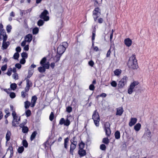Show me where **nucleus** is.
<instances>
[{"mask_svg":"<svg viewBox=\"0 0 158 158\" xmlns=\"http://www.w3.org/2000/svg\"><path fill=\"white\" fill-rule=\"evenodd\" d=\"M141 124L139 123L136 124L134 127V129L136 132H138L140 130L141 127Z\"/></svg>","mask_w":158,"mask_h":158,"instance_id":"21","label":"nucleus"},{"mask_svg":"<svg viewBox=\"0 0 158 158\" xmlns=\"http://www.w3.org/2000/svg\"><path fill=\"white\" fill-rule=\"evenodd\" d=\"M37 135V132L36 131H34L31 135L30 139L31 141L33 140L35 138Z\"/></svg>","mask_w":158,"mask_h":158,"instance_id":"32","label":"nucleus"},{"mask_svg":"<svg viewBox=\"0 0 158 158\" xmlns=\"http://www.w3.org/2000/svg\"><path fill=\"white\" fill-rule=\"evenodd\" d=\"M95 88V86L94 85L91 84L89 86V89L91 91H94Z\"/></svg>","mask_w":158,"mask_h":158,"instance_id":"50","label":"nucleus"},{"mask_svg":"<svg viewBox=\"0 0 158 158\" xmlns=\"http://www.w3.org/2000/svg\"><path fill=\"white\" fill-rule=\"evenodd\" d=\"M106 135V137H105L103 139L102 142L103 143L107 145L110 142V140L108 138V137H109L110 136H108L107 135Z\"/></svg>","mask_w":158,"mask_h":158,"instance_id":"22","label":"nucleus"},{"mask_svg":"<svg viewBox=\"0 0 158 158\" xmlns=\"http://www.w3.org/2000/svg\"><path fill=\"white\" fill-rule=\"evenodd\" d=\"M10 42L8 41L7 42H3L2 47L3 48V49H6L8 46L10 45Z\"/></svg>","mask_w":158,"mask_h":158,"instance_id":"28","label":"nucleus"},{"mask_svg":"<svg viewBox=\"0 0 158 158\" xmlns=\"http://www.w3.org/2000/svg\"><path fill=\"white\" fill-rule=\"evenodd\" d=\"M111 45L110 46V48L109 49V50L107 51L106 55V57H108L110 56V53H111Z\"/></svg>","mask_w":158,"mask_h":158,"instance_id":"57","label":"nucleus"},{"mask_svg":"<svg viewBox=\"0 0 158 158\" xmlns=\"http://www.w3.org/2000/svg\"><path fill=\"white\" fill-rule=\"evenodd\" d=\"M10 87L12 89L15 90L17 87V85L15 83H12L10 85Z\"/></svg>","mask_w":158,"mask_h":158,"instance_id":"43","label":"nucleus"},{"mask_svg":"<svg viewBox=\"0 0 158 158\" xmlns=\"http://www.w3.org/2000/svg\"><path fill=\"white\" fill-rule=\"evenodd\" d=\"M76 146L75 145L72 144V143H71V144L70 147V149L69 150V152L72 155H73V151L76 148Z\"/></svg>","mask_w":158,"mask_h":158,"instance_id":"19","label":"nucleus"},{"mask_svg":"<svg viewBox=\"0 0 158 158\" xmlns=\"http://www.w3.org/2000/svg\"><path fill=\"white\" fill-rule=\"evenodd\" d=\"M152 137L151 132L148 128H146L145 129V131L142 138L151 141L152 140Z\"/></svg>","mask_w":158,"mask_h":158,"instance_id":"6","label":"nucleus"},{"mask_svg":"<svg viewBox=\"0 0 158 158\" xmlns=\"http://www.w3.org/2000/svg\"><path fill=\"white\" fill-rule=\"evenodd\" d=\"M25 107L26 109L29 108L30 105V102L28 101H26L24 102Z\"/></svg>","mask_w":158,"mask_h":158,"instance_id":"39","label":"nucleus"},{"mask_svg":"<svg viewBox=\"0 0 158 158\" xmlns=\"http://www.w3.org/2000/svg\"><path fill=\"white\" fill-rule=\"evenodd\" d=\"M88 64L89 66L91 67H93L94 64V63L92 60H91L88 62Z\"/></svg>","mask_w":158,"mask_h":158,"instance_id":"45","label":"nucleus"},{"mask_svg":"<svg viewBox=\"0 0 158 158\" xmlns=\"http://www.w3.org/2000/svg\"><path fill=\"white\" fill-rule=\"evenodd\" d=\"M115 138L116 139H118L120 138V133L118 130L116 131L114 134Z\"/></svg>","mask_w":158,"mask_h":158,"instance_id":"24","label":"nucleus"},{"mask_svg":"<svg viewBox=\"0 0 158 158\" xmlns=\"http://www.w3.org/2000/svg\"><path fill=\"white\" fill-rule=\"evenodd\" d=\"M19 124L18 121L17 120H15L13 119L12 122V125L13 126L16 127L17 126V125Z\"/></svg>","mask_w":158,"mask_h":158,"instance_id":"34","label":"nucleus"},{"mask_svg":"<svg viewBox=\"0 0 158 158\" xmlns=\"http://www.w3.org/2000/svg\"><path fill=\"white\" fill-rule=\"evenodd\" d=\"M139 84V82L138 81H134L133 82H131L127 90V93L131 94L134 92L135 91L136 93H141L142 91V88L141 87H139L137 89H136L135 88H137L138 86H136Z\"/></svg>","mask_w":158,"mask_h":158,"instance_id":"2","label":"nucleus"},{"mask_svg":"<svg viewBox=\"0 0 158 158\" xmlns=\"http://www.w3.org/2000/svg\"><path fill=\"white\" fill-rule=\"evenodd\" d=\"M13 78L15 80L18 79V74L17 73H15L12 75Z\"/></svg>","mask_w":158,"mask_h":158,"instance_id":"54","label":"nucleus"},{"mask_svg":"<svg viewBox=\"0 0 158 158\" xmlns=\"http://www.w3.org/2000/svg\"><path fill=\"white\" fill-rule=\"evenodd\" d=\"M55 118V115L53 112H51L49 116V119L50 121H52Z\"/></svg>","mask_w":158,"mask_h":158,"instance_id":"33","label":"nucleus"},{"mask_svg":"<svg viewBox=\"0 0 158 158\" xmlns=\"http://www.w3.org/2000/svg\"><path fill=\"white\" fill-rule=\"evenodd\" d=\"M48 54L47 55V56H46L45 57L47 58V60L49 62V61L50 60H51L52 58H53H53H55V57H53V52L52 51H48Z\"/></svg>","mask_w":158,"mask_h":158,"instance_id":"15","label":"nucleus"},{"mask_svg":"<svg viewBox=\"0 0 158 158\" xmlns=\"http://www.w3.org/2000/svg\"><path fill=\"white\" fill-rule=\"evenodd\" d=\"M116 112L115 113L116 115H118L120 116L122 115L124 112V110L122 107L120 108H117L116 109Z\"/></svg>","mask_w":158,"mask_h":158,"instance_id":"14","label":"nucleus"},{"mask_svg":"<svg viewBox=\"0 0 158 158\" xmlns=\"http://www.w3.org/2000/svg\"><path fill=\"white\" fill-rule=\"evenodd\" d=\"M137 119L136 118H131L129 123V125L131 127L134 125L137 122Z\"/></svg>","mask_w":158,"mask_h":158,"instance_id":"13","label":"nucleus"},{"mask_svg":"<svg viewBox=\"0 0 158 158\" xmlns=\"http://www.w3.org/2000/svg\"><path fill=\"white\" fill-rule=\"evenodd\" d=\"M104 130L106 133V135L108 136H110L111 131L110 128V124L109 122H106L104 124Z\"/></svg>","mask_w":158,"mask_h":158,"instance_id":"9","label":"nucleus"},{"mask_svg":"<svg viewBox=\"0 0 158 158\" xmlns=\"http://www.w3.org/2000/svg\"><path fill=\"white\" fill-rule=\"evenodd\" d=\"M94 121V123L97 127H98L99 125V121H100V116L98 117H97L96 119H93Z\"/></svg>","mask_w":158,"mask_h":158,"instance_id":"18","label":"nucleus"},{"mask_svg":"<svg viewBox=\"0 0 158 158\" xmlns=\"http://www.w3.org/2000/svg\"><path fill=\"white\" fill-rule=\"evenodd\" d=\"M128 79V77L126 76H124L119 81L118 86V88L120 89L123 88V86L127 84Z\"/></svg>","mask_w":158,"mask_h":158,"instance_id":"8","label":"nucleus"},{"mask_svg":"<svg viewBox=\"0 0 158 158\" xmlns=\"http://www.w3.org/2000/svg\"><path fill=\"white\" fill-rule=\"evenodd\" d=\"M12 114L13 118V119L17 120L18 116L16 115L15 111H13Z\"/></svg>","mask_w":158,"mask_h":158,"instance_id":"36","label":"nucleus"},{"mask_svg":"<svg viewBox=\"0 0 158 158\" xmlns=\"http://www.w3.org/2000/svg\"><path fill=\"white\" fill-rule=\"evenodd\" d=\"M21 56L22 58H25V59H26L27 58L28 55L26 52H23L21 54Z\"/></svg>","mask_w":158,"mask_h":158,"instance_id":"44","label":"nucleus"},{"mask_svg":"<svg viewBox=\"0 0 158 158\" xmlns=\"http://www.w3.org/2000/svg\"><path fill=\"white\" fill-rule=\"evenodd\" d=\"M114 75L116 76H119L121 73L122 71L119 69H116L114 71Z\"/></svg>","mask_w":158,"mask_h":158,"instance_id":"26","label":"nucleus"},{"mask_svg":"<svg viewBox=\"0 0 158 158\" xmlns=\"http://www.w3.org/2000/svg\"><path fill=\"white\" fill-rule=\"evenodd\" d=\"M96 26H95L94 28H93V31L92 32V37H95L96 35Z\"/></svg>","mask_w":158,"mask_h":158,"instance_id":"38","label":"nucleus"},{"mask_svg":"<svg viewBox=\"0 0 158 158\" xmlns=\"http://www.w3.org/2000/svg\"><path fill=\"white\" fill-rule=\"evenodd\" d=\"M37 98L35 96L32 97L31 100V107H33L35 106L36 102L37 100Z\"/></svg>","mask_w":158,"mask_h":158,"instance_id":"17","label":"nucleus"},{"mask_svg":"<svg viewBox=\"0 0 158 158\" xmlns=\"http://www.w3.org/2000/svg\"><path fill=\"white\" fill-rule=\"evenodd\" d=\"M22 131L23 133H27L28 131V128L27 127H22Z\"/></svg>","mask_w":158,"mask_h":158,"instance_id":"37","label":"nucleus"},{"mask_svg":"<svg viewBox=\"0 0 158 158\" xmlns=\"http://www.w3.org/2000/svg\"><path fill=\"white\" fill-rule=\"evenodd\" d=\"M80 140L81 141L78 144L79 146L78 149L84 148H85V144L82 140H81V138L80 139Z\"/></svg>","mask_w":158,"mask_h":158,"instance_id":"29","label":"nucleus"},{"mask_svg":"<svg viewBox=\"0 0 158 158\" xmlns=\"http://www.w3.org/2000/svg\"><path fill=\"white\" fill-rule=\"evenodd\" d=\"M32 35L31 34H28L25 37V40L26 41H27V42H31L32 40Z\"/></svg>","mask_w":158,"mask_h":158,"instance_id":"16","label":"nucleus"},{"mask_svg":"<svg viewBox=\"0 0 158 158\" xmlns=\"http://www.w3.org/2000/svg\"><path fill=\"white\" fill-rule=\"evenodd\" d=\"M7 68V65L6 64H5L3 65L1 68V69L2 71H5Z\"/></svg>","mask_w":158,"mask_h":158,"instance_id":"55","label":"nucleus"},{"mask_svg":"<svg viewBox=\"0 0 158 158\" xmlns=\"http://www.w3.org/2000/svg\"><path fill=\"white\" fill-rule=\"evenodd\" d=\"M127 65L130 69H137L139 67L135 55V54H133L129 58Z\"/></svg>","mask_w":158,"mask_h":158,"instance_id":"3","label":"nucleus"},{"mask_svg":"<svg viewBox=\"0 0 158 158\" xmlns=\"http://www.w3.org/2000/svg\"><path fill=\"white\" fill-rule=\"evenodd\" d=\"M10 70H8V71L6 73L9 76H10L11 75V71H12V69L11 68H10Z\"/></svg>","mask_w":158,"mask_h":158,"instance_id":"60","label":"nucleus"},{"mask_svg":"<svg viewBox=\"0 0 158 158\" xmlns=\"http://www.w3.org/2000/svg\"><path fill=\"white\" fill-rule=\"evenodd\" d=\"M39 29L37 27H35L33 29L32 33L34 35L37 34L39 32Z\"/></svg>","mask_w":158,"mask_h":158,"instance_id":"42","label":"nucleus"},{"mask_svg":"<svg viewBox=\"0 0 158 158\" xmlns=\"http://www.w3.org/2000/svg\"><path fill=\"white\" fill-rule=\"evenodd\" d=\"M47 59L45 57H44L40 61V73H44L46 71V69L50 68V63L47 61Z\"/></svg>","mask_w":158,"mask_h":158,"instance_id":"4","label":"nucleus"},{"mask_svg":"<svg viewBox=\"0 0 158 158\" xmlns=\"http://www.w3.org/2000/svg\"><path fill=\"white\" fill-rule=\"evenodd\" d=\"M19 56V54L18 52L15 53L13 56V58L17 60Z\"/></svg>","mask_w":158,"mask_h":158,"instance_id":"48","label":"nucleus"},{"mask_svg":"<svg viewBox=\"0 0 158 158\" xmlns=\"http://www.w3.org/2000/svg\"><path fill=\"white\" fill-rule=\"evenodd\" d=\"M73 110V108L70 106H69L66 107V111L68 113H70Z\"/></svg>","mask_w":158,"mask_h":158,"instance_id":"31","label":"nucleus"},{"mask_svg":"<svg viewBox=\"0 0 158 158\" xmlns=\"http://www.w3.org/2000/svg\"><path fill=\"white\" fill-rule=\"evenodd\" d=\"M49 13L47 9H44L40 14V27L42 26L45 22L48 21L50 19Z\"/></svg>","mask_w":158,"mask_h":158,"instance_id":"5","label":"nucleus"},{"mask_svg":"<svg viewBox=\"0 0 158 158\" xmlns=\"http://www.w3.org/2000/svg\"><path fill=\"white\" fill-rule=\"evenodd\" d=\"M103 21V19L102 18H98V22L100 23L101 24L102 23Z\"/></svg>","mask_w":158,"mask_h":158,"instance_id":"61","label":"nucleus"},{"mask_svg":"<svg viewBox=\"0 0 158 158\" xmlns=\"http://www.w3.org/2000/svg\"><path fill=\"white\" fill-rule=\"evenodd\" d=\"M26 62V60L25 58H22L20 61V63L22 64H24Z\"/></svg>","mask_w":158,"mask_h":158,"instance_id":"62","label":"nucleus"},{"mask_svg":"<svg viewBox=\"0 0 158 158\" xmlns=\"http://www.w3.org/2000/svg\"><path fill=\"white\" fill-rule=\"evenodd\" d=\"M27 123V119H25L24 121L22 123L20 124L19 127L21 128L23 127H25V125Z\"/></svg>","mask_w":158,"mask_h":158,"instance_id":"47","label":"nucleus"},{"mask_svg":"<svg viewBox=\"0 0 158 158\" xmlns=\"http://www.w3.org/2000/svg\"><path fill=\"white\" fill-rule=\"evenodd\" d=\"M69 140V137H68L64 139V146L65 149H67L68 147V143Z\"/></svg>","mask_w":158,"mask_h":158,"instance_id":"23","label":"nucleus"},{"mask_svg":"<svg viewBox=\"0 0 158 158\" xmlns=\"http://www.w3.org/2000/svg\"><path fill=\"white\" fill-rule=\"evenodd\" d=\"M98 116H99V114L97 110H96L93 113L92 118V119H96L97 117H98Z\"/></svg>","mask_w":158,"mask_h":158,"instance_id":"25","label":"nucleus"},{"mask_svg":"<svg viewBox=\"0 0 158 158\" xmlns=\"http://www.w3.org/2000/svg\"><path fill=\"white\" fill-rule=\"evenodd\" d=\"M26 115L28 117L30 116L31 115V111L29 110H28L26 111Z\"/></svg>","mask_w":158,"mask_h":158,"instance_id":"53","label":"nucleus"},{"mask_svg":"<svg viewBox=\"0 0 158 158\" xmlns=\"http://www.w3.org/2000/svg\"><path fill=\"white\" fill-rule=\"evenodd\" d=\"M153 123L154 124L153 125V131H154L156 128L157 124L155 123L154 120H153Z\"/></svg>","mask_w":158,"mask_h":158,"instance_id":"63","label":"nucleus"},{"mask_svg":"<svg viewBox=\"0 0 158 158\" xmlns=\"http://www.w3.org/2000/svg\"><path fill=\"white\" fill-rule=\"evenodd\" d=\"M110 85L113 87H116L117 85V84L115 81H112L111 82H110Z\"/></svg>","mask_w":158,"mask_h":158,"instance_id":"41","label":"nucleus"},{"mask_svg":"<svg viewBox=\"0 0 158 158\" xmlns=\"http://www.w3.org/2000/svg\"><path fill=\"white\" fill-rule=\"evenodd\" d=\"M0 35H2V36H4V35L6 34V32H5V31L3 29L2 30H0Z\"/></svg>","mask_w":158,"mask_h":158,"instance_id":"56","label":"nucleus"},{"mask_svg":"<svg viewBox=\"0 0 158 158\" xmlns=\"http://www.w3.org/2000/svg\"><path fill=\"white\" fill-rule=\"evenodd\" d=\"M10 135H11L10 132L9 131H7V132L6 134V137L7 141H9L10 139Z\"/></svg>","mask_w":158,"mask_h":158,"instance_id":"30","label":"nucleus"},{"mask_svg":"<svg viewBox=\"0 0 158 158\" xmlns=\"http://www.w3.org/2000/svg\"><path fill=\"white\" fill-rule=\"evenodd\" d=\"M15 94L14 92L11 93L10 94V97L12 98H15Z\"/></svg>","mask_w":158,"mask_h":158,"instance_id":"58","label":"nucleus"},{"mask_svg":"<svg viewBox=\"0 0 158 158\" xmlns=\"http://www.w3.org/2000/svg\"><path fill=\"white\" fill-rule=\"evenodd\" d=\"M124 42L127 47H129L132 45V42L130 38H128L124 40Z\"/></svg>","mask_w":158,"mask_h":158,"instance_id":"12","label":"nucleus"},{"mask_svg":"<svg viewBox=\"0 0 158 158\" xmlns=\"http://www.w3.org/2000/svg\"><path fill=\"white\" fill-rule=\"evenodd\" d=\"M78 154L80 158H81L86 155L87 153L86 150L84 148L78 149Z\"/></svg>","mask_w":158,"mask_h":158,"instance_id":"11","label":"nucleus"},{"mask_svg":"<svg viewBox=\"0 0 158 158\" xmlns=\"http://www.w3.org/2000/svg\"><path fill=\"white\" fill-rule=\"evenodd\" d=\"M100 149L102 151H105L106 148V147L104 144H102L100 146Z\"/></svg>","mask_w":158,"mask_h":158,"instance_id":"35","label":"nucleus"},{"mask_svg":"<svg viewBox=\"0 0 158 158\" xmlns=\"http://www.w3.org/2000/svg\"><path fill=\"white\" fill-rule=\"evenodd\" d=\"M101 15V10L98 6L95 7L93 11V16H100Z\"/></svg>","mask_w":158,"mask_h":158,"instance_id":"10","label":"nucleus"},{"mask_svg":"<svg viewBox=\"0 0 158 158\" xmlns=\"http://www.w3.org/2000/svg\"><path fill=\"white\" fill-rule=\"evenodd\" d=\"M52 135V131H51V133L50 134H49L48 137V138L47 140H46V142H45L44 143V145L45 146H46V144H47L48 143V140L49 139H51V137Z\"/></svg>","mask_w":158,"mask_h":158,"instance_id":"51","label":"nucleus"},{"mask_svg":"<svg viewBox=\"0 0 158 158\" xmlns=\"http://www.w3.org/2000/svg\"><path fill=\"white\" fill-rule=\"evenodd\" d=\"M24 148L23 146H21L19 148L18 151L19 153H21L23 151Z\"/></svg>","mask_w":158,"mask_h":158,"instance_id":"46","label":"nucleus"},{"mask_svg":"<svg viewBox=\"0 0 158 158\" xmlns=\"http://www.w3.org/2000/svg\"><path fill=\"white\" fill-rule=\"evenodd\" d=\"M12 27L10 25H8L6 27V31L7 32L9 33L10 32Z\"/></svg>","mask_w":158,"mask_h":158,"instance_id":"52","label":"nucleus"},{"mask_svg":"<svg viewBox=\"0 0 158 158\" xmlns=\"http://www.w3.org/2000/svg\"><path fill=\"white\" fill-rule=\"evenodd\" d=\"M53 60L54 62L50 64V66L51 68L52 69H54L55 66V63L58 62L60 60V59L58 60H56V59L53 58Z\"/></svg>","mask_w":158,"mask_h":158,"instance_id":"20","label":"nucleus"},{"mask_svg":"<svg viewBox=\"0 0 158 158\" xmlns=\"http://www.w3.org/2000/svg\"><path fill=\"white\" fill-rule=\"evenodd\" d=\"M23 144L25 148H27L28 147V144L26 140L24 139L23 141Z\"/></svg>","mask_w":158,"mask_h":158,"instance_id":"49","label":"nucleus"},{"mask_svg":"<svg viewBox=\"0 0 158 158\" xmlns=\"http://www.w3.org/2000/svg\"><path fill=\"white\" fill-rule=\"evenodd\" d=\"M69 114L66 116V118L65 119L64 118H61L60 120L59 124L60 125H64V126L68 127L71 123Z\"/></svg>","mask_w":158,"mask_h":158,"instance_id":"7","label":"nucleus"},{"mask_svg":"<svg viewBox=\"0 0 158 158\" xmlns=\"http://www.w3.org/2000/svg\"><path fill=\"white\" fill-rule=\"evenodd\" d=\"M34 71L31 68H29L28 70V74L27 76V78H30L32 75Z\"/></svg>","mask_w":158,"mask_h":158,"instance_id":"27","label":"nucleus"},{"mask_svg":"<svg viewBox=\"0 0 158 158\" xmlns=\"http://www.w3.org/2000/svg\"><path fill=\"white\" fill-rule=\"evenodd\" d=\"M56 139L55 140H54L53 142H52L51 143H49V142L47 143L50 146V149L51 151V146L53 145L54 143L56 141Z\"/></svg>","mask_w":158,"mask_h":158,"instance_id":"59","label":"nucleus"},{"mask_svg":"<svg viewBox=\"0 0 158 158\" xmlns=\"http://www.w3.org/2000/svg\"><path fill=\"white\" fill-rule=\"evenodd\" d=\"M15 67L18 69H20L21 67V65L19 63H17L15 64Z\"/></svg>","mask_w":158,"mask_h":158,"instance_id":"64","label":"nucleus"},{"mask_svg":"<svg viewBox=\"0 0 158 158\" xmlns=\"http://www.w3.org/2000/svg\"><path fill=\"white\" fill-rule=\"evenodd\" d=\"M69 46V44L67 42H63L61 43L57 47L56 54L55 56L56 58V60L60 59L62 54L64 52L66 48Z\"/></svg>","mask_w":158,"mask_h":158,"instance_id":"1","label":"nucleus"},{"mask_svg":"<svg viewBox=\"0 0 158 158\" xmlns=\"http://www.w3.org/2000/svg\"><path fill=\"white\" fill-rule=\"evenodd\" d=\"M93 1L94 2V6L95 7L97 6H100V3H99L98 1L97 0H93Z\"/></svg>","mask_w":158,"mask_h":158,"instance_id":"40","label":"nucleus"}]
</instances>
